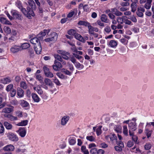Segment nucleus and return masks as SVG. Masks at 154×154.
I'll list each match as a JSON object with an SVG mask.
<instances>
[{
  "label": "nucleus",
  "mask_w": 154,
  "mask_h": 154,
  "mask_svg": "<svg viewBox=\"0 0 154 154\" xmlns=\"http://www.w3.org/2000/svg\"><path fill=\"white\" fill-rule=\"evenodd\" d=\"M18 6L19 8L20 9L22 12L29 19H30L31 18V16L34 17L35 16L33 11L29 6H27L26 10L25 8H23L20 4H19Z\"/></svg>",
  "instance_id": "1"
},
{
  "label": "nucleus",
  "mask_w": 154,
  "mask_h": 154,
  "mask_svg": "<svg viewBox=\"0 0 154 154\" xmlns=\"http://www.w3.org/2000/svg\"><path fill=\"white\" fill-rule=\"evenodd\" d=\"M57 52L61 55L62 58L65 60H68L70 57V53L66 51L59 50L57 51Z\"/></svg>",
  "instance_id": "2"
},
{
  "label": "nucleus",
  "mask_w": 154,
  "mask_h": 154,
  "mask_svg": "<svg viewBox=\"0 0 154 154\" xmlns=\"http://www.w3.org/2000/svg\"><path fill=\"white\" fill-rule=\"evenodd\" d=\"M7 137L8 139L13 141L17 142L19 140L17 136L14 133L9 132L7 134Z\"/></svg>",
  "instance_id": "3"
},
{
  "label": "nucleus",
  "mask_w": 154,
  "mask_h": 154,
  "mask_svg": "<svg viewBox=\"0 0 154 154\" xmlns=\"http://www.w3.org/2000/svg\"><path fill=\"white\" fill-rule=\"evenodd\" d=\"M52 66L53 69L56 71H59L63 66L61 63L56 60H55L54 64Z\"/></svg>",
  "instance_id": "4"
},
{
  "label": "nucleus",
  "mask_w": 154,
  "mask_h": 154,
  "mask_svg": "<svg viewBox=\"0 0 154 154\" xmlns=\"http://www.w3.org/2000/svg\"><path fill=\"white\" fill-rule=\"evenodd\" d=\"M43 69L44 74L46 77L50 78H52L54 77L53 74L50 71L49 68L46 66H44Z\"/></svg>",
  "instance_id": "5"
},
{
  "label": "nucleus",
  "mask_w": 154,
  "mask_h": 154,
  "mask_svg": "<svg viewBox=\"0 0 154 154\" xmlns=\"http://www.w3.org/2000/svg\"><path fill=\"white\" fill-rule=\"evenodd\" d=\"M16 132L18 133L21 137H24L26 134V131L25 128L20 127L18 130Z\"/></svg>",
  "instance_id": "6"
},
{
  "label": "nucleus",
  "mask_w": 154,
  "mask_h": 154,
  "mask_svg": "<svg viewBox=\"0 0 154 154\" xmlns=\"http://www.w3.org/2000/svg\"><path fill=\"white\" fill-rule=\"evenodd\" d=\"M128 125L129 127V135L131 136L133 135V132L136 130V125L134 123H131L129 124Z\"/></svg>",
  "instance_id": "7"
},
{
  "label": "nucleus",
  "mask_w": 154,
  "mask_h": 154,
  "mask_svg": "<svg viewBox=\"0 0 154 154\" xmlns=\"http://www.w3.org/2000/svg\"><path fill=\"white\" fill-rule=\"evenodd\" d=\"M69 119V117L67 116H63L61 119L60 124L63 126L66 125Z\"/></svg>",
  "instance_id": "8"
},
{
  "label": "nucleus",
  "mask_w": 154,
  "mask_h": 154,
  "mask_svg": "<svg viewBox=\"0 0 154 154\" xmlns=\"http://www.w3.org/2000/svg\"><path fill=\"white\" fill-rule=\"evenodd\" d=\"M14 146L12 144L8 145L4 147L3 148L5 151H14Z\"/></svg>",
  "instance_id": "9"
},
{
  "label": "nucleus",
  "mask_w": 154,
  "mask_h": 154,
  "mask_svg": "<svg viewBox=\"0 0 154 154\" xmlns=\"http://www.w3.org/2000/svg\"><path fill=\"white\" fill-rule=\"evenodd\" d=\"M131 1L132 2L131 5V11L134 12L137 8V3L138 2L137 0H131Z\"/></svg>",
  "instance_id": "10"
},
{
  "label": "nucleus",
  "mask_w": 154,
  "mask_h": 154,
  "mask_svg": "<svg viewBox=\"0 0 154 154\" xmlns=\"http://www.w3.org/2000/svg\"><path fill=\"white\" fill-rule=\"evenodd\" d=\"M12 15L14 18L18 19L19 20H22L23 17L22 15L17 12H14L12 13Z\"/></svg>",
  "instance_id": "11"
},
{
  "label": "nucleus",
  "mask_w": 154,
  "mask_h": 154,
  "mask_svg": "<svg viewBox=\"0 0 154 154\" xmlns=\"http://www.w3.org/2000/svg\"><path fill=\"white\" fill-rule=\"evenodd\" d=\"M35 51L36 53L38 54H40L42 51V48L40 43H39L38 45L35 46Z\"/></svg>",
  "instance_id": "12"
},
{
  "label": "nucleus",
  "mask_w": 154,
  "mask_h": 154,
  "mask_svg": "<svg viewBox=\"0 0 154 154\" xmlns=\"http://www.w3.org/2000/svg\"><path fill=\"white\" fill-rule=\"evenodd\" d=\"M28 4L31 8L29 7L33 11V10H35L36 8V6L35 3L33 0H29Z\"/></svg>",
  "instance_id": "13"
},
{
  "label": "nucleus",
  "mask_w": 154,
  "mask_h": 154,
  "mask_svg": "<svg viewBox=\"0 0 154 154\" xmlns=\"http://www.w3.org/2000/svg\"><path fill=\"white\" fill-rule=\"evenodd\" d=\"M21 50L20 47L16 45H14L11 48V51L13 53H15Z\"/></svg>",
  "instance_id": "14"
},
{
  "label": "nucleus",
  "mask_w": 154,
  "mask_h": 154,
  "mask_svg": "<svg viewBox=\"0 0 154 154\" xmlns=\"http://www.w3.org/2000/svg\"><path fill=\"white\" fill-rule=\"evenodd\" d=\"M44 82L46 85H48L51 88H52L54 85V84L52 81L49 79L46 78L44 79Z\"/></svg>",
  "instance_id": "15"
},
{
  "label": "nucleus",
  "mask_w": 154,
  "mask_h": 154,
  "mask_svg": "<svg viewBox=\"0 0 154 154\" xmlns=\"http://www.w3.org/2000/svg\"><path fill=\"white\" fill-rule=\"evenodd\" d=\"M75 38L79 41L83 42H85V40L84 38L79 34L76 32L74 35Z\"/></svg>",
  "instance_id": "16"
},
{
  "label": "nucleus",
  "mask_w": 154,
  "mask_h": 154,
  "mask_svg": "<svg viewBox=\"0 0 154 154\" xmlns=\"http://www.w3.org/2000/svg\"><path fill=\"white\" fill-rule=\"evenodd\" d=\"M111 10L113 13L116 16H120L123 14L122 13L119 11L115 8H112Z\"/></svg>",
  "instance_id": "17"
},
{
  "label": "nucleus",
  "mask_w": 154,
  "mask_h": 154,
  "mask_svg": "<svg viewBox=\"0 0 154 154\" xmlns=\"http://www.w3.org/2000/svg\"><path fill=\"white\" fill-rule=\"evenodd\" d=\"M14 107L11 106L9 107H6L3 109L2 112L5 113H10L13 111Z\"/></svg>",
  "instance_id": "18"
},
{
  "label": "nucleus",
  "mask_w": 154,
  "mask_h": 154,
  "mask_svg": "<svg viewBox=\"0 0 154 154\" xmlns=\"http://www.w3.org/2000/svg\"><path fill=\"white\" fill-rule=\"evenodd\" d=\"M32 97L34 101L36 103H38L39 102L40 98L38 95L35 93H32Z\"/></svg>",
  "instance_id": "19"
},
{
  "label": "nucleus",
  "mask_w": 154,
  "mask_h": 154,
  "mask_svg": "<svg viewBox=\"0 0 154 154\" xmlns=\"http://www.w3.org/2000/svg\"><path fill=\"white\" fill-rule=\"evenodd\" d=\"M34 90L36 91L38 94H42L43 93V91L41 89V86L39 85L37 86L36 87H34L33 88Z\"/></svg>",
  "instance_id": "20"
},
{
  "label": "nucleus",
  "mask_w": 154,
  "mask_h": 154,
  "mask_svg": "<svg viewBox=\"0 0 154 154\" xmlns=\"http://www.w3.org/2000/svg\"><path fill=\"white\" fill-rule=\"evenodd\" d=\"M30 42L33 44H34L35 45H38L39 43H40L39 41L36 37H35L32 38L30 40Z\"/></svg>",
  "instance_id": "21"
},
{
  "label": "nucleus",
  "mask_w": 154,
  "mask_h": 154,
  "mask_svg": "<svg viewBox=\"0 0 154 154\" xmlns=\"http://www.w3.org/2000/svg\"><path fill=\"white\" fill-rule=\"evenodd\" d=\"M100 20L101 21L103 22L108 23L109 20L107 18V16L104 14H102L101 16Z\"/></svg>",
  "instance_id": "22"
},
{
  "label": "nucleus",
  "mask_w": 154,
  "mask_h": 154,
  "mask_svg": "<svg viewBox=\"0 0 154 154\" xmlns=\"http://www.w3.org/2000/svg\"><path fill=\"white\" fill-rule=\"evenodd\" d=\"M77 10L76 8L74 9L73 10H72L68 14L67 17L70 18L75 14V15L77 13Z\"/></svg>",
  "instance_id": "23"
},
{
  "label": "nucleus",
  "mask_w": 154,
  "mask_h": 154,
  "mask_svg": "<svg viewBox=\"0 0 154 154\" xmlns=\"http://www.w3.org/2000/svg\"><path fill=\"white\" fill-rule=\"evenodd\" d=\"M11 80L10 78L8 77L2 79L0 80L1 83L7 84L11 82Z\"/></svg>",
  "instance_id": "24"
},
{
  "label": "nucleus",
  "mask_w": 154,
  "mask_h": 154,
  "mask_svg": "<svg viewBox=\"0 0 154 154\" xmlns=\"http://www.w3.org/2000/svg\"><path fill=\"white\" fill-rule=\"evenodd\" d=\"M90 24V23L88 22L82 20L79 21L78 23V24L79 25L85 26L88 27Z\"/></svg>",
  "instance_id": "25"
},
{
  "label": "nucleus",
  "mask_w": 154,
  "mask_h": 154,
  "mask_svg": "<svg viewBox=\"0 0 154 154\" xmlns=\"http://www.w3.org/2000/svg\"><path fill=\"white\" fill-rule=\"evenodd\" d=\"M30 46V45L28 43H24L22 44L20 47V49H25L28 48Z\"/></svg>",
  "instance_id": "26"
},
{
  "label": "nucleus",
  "mask_w": 154,
  "mask_h": 154,
  "mask_svg": "<svg viewBox=\"0 0 154 154\" xmlns=\"http://www.w3.org/2000/svg\"><path fill=\"white\" fill-rule=\"evenodd\" d=\"M24 91L20 88H19L17 89V94L20 97H22L23 96Z\"/></svg>",
  "instance_id": "27"
},
{
  "label": "nucleus",
  "mask_w": 154,
  "mask_h": 154,
  "mask_svg": "<svg viewBox=\"0 0 154 154\" xmlns=\"http://www.w3.org/2000/svg\"><path fill=\"white\" fill-rule=\"evenodd\" d=\"M3 124L7 129L11 130L12 128V125L7 122H5Z\"/></svg>",
  "instance_id": "28"
},
{
  "label": "nucleus",
  "mask_w": 154,
  "mask_h": 154,
  "mask_svg": "<svg viewBox=\"0 0 154 154\" xmlns=\"http://www.w3.org/2000/svg\"><path fill=\"white\" fill-rule=\"evenodd\" d=\"M109 45L112 48H114L117 45V42L116 41L114 40H111L109 43Z\"/></svg>",
  "instance_id": "29"
},
{
  "label": "nucleus",
  "mask_w": 154,
  "mask_h": 154,
  "mask_svg": "<svg viewBox=\"0 0 154 154\" xmlns=\"http://www.w3.org/2000/svg\"><path fill=\"white\" fill-rule=\"evenodd\" d=\"M52 40L53 41H55L57 40L58 35L57 33L55 32H53L51 34V35Z\"/></svg>",
  "instance_id": "30"
},
{
  "label": "nucleus",
  "mask_w": 154,
  "mask_h": 154,
  "mask_svg": "<svg viewBox=\"0 0 154 154\" xmlns=\"http://www.w3.org/2000/svg\"><path fill=\"white\" fill-rule=\"evenodd\" d=\"M28 122L27 120H23L18 123L17 125L18 126H25L27 124Z\"/></svg>",
  "instance_id": "31"
},
{
  "label": "nucleus",
  "mask_w": 154,
  "mask_h": 154,
  "mask_svg": "<svg viewBox=\"0 0 154 154\" xmlns=\"http://www.w3.org/2000/svg\"><path fill=\"white\" fill-rule=\"evenodd\" d=\"M119 52L120 54L123 55L127 53V49L126 48L123 47H121L120 48Z\"/></svg>",
  "instance_id": "32"
},
{
  "label": "nucleus",
  "mask_w": 154,
  "mask_h": 154,
  "mask_svg": "<svg viewBox=\"0 0 154 154\" xmlns=\"http://www.w3.org/2000/svg\"><path fill=\"white\" fill-rule=\"evenodd\" d=\"M126 16H123L122 17H118L117 18V20L118 23H120L121 24H122L124 22V20L123 19H125V18Z\"/></svg>",
  "instance_id": "33"
},
{
  "label": "nucleus",
  "mask_w": 154,
  "mask_h": 154,
  "mask_svg": "<svg viewBox=\"0 0 154 154\" xmlns=\"http://www.w3.org/2000/svg\"><path fill=\"white\" fill-rule=\"evenodd\" d=\"M114 129V130L117 133H120L122 132V128L119 125H115Z\"/></svg>",
  "instance_id": "34"
},
{
  "label": "nucleus",
  "mask_w": 154,
  "mask_h": 154,
  "mask_svg": "<svg viewBox=\"0 0 154 154\" xmlns=\"http://www.w3.org/2000/svg\"><path fill=\"white\" fill-rule=\"evenodd\" d=\"M7 117L11 121L17 120V117L10 114L7 115Z\"/></svg>",
  "instance_id": "35"
},
{
  "label": "nucleus",
  "mask_w": 154,
  "mask_h": 154,
  "mask_svg": "<svg viewBox=\"0 0 154 154\" xmlns=\"http://www.w3.org/2000/svg\"><path fill=\"white\" fill-rule=\"evenodd\" d=\"M56 75L60 78L62 79H66L67 78L66 76L64 75L60 72H57Z\"/></svg>",
  "instance_id": "36"
},
{
  "label": "nucleus",
  "mask_w": 154,
  "mask_h": 154,
  "mask_svg": "<svg viewBox=\"0 0 154 154\" xmlns=\"http://www.w3.org/2000/svg\"><path fill=\"white\" fill-rule=\"evenodd\" d=\"M20 86L24 89H26L27 87V85L25 82L21 81L20 83Z\"/></svg>",
  "instance_id": "37"
},
{
  "label": "nucleus",
  "mask_w": 154,
  "mask_h": 154,
  "mask_svg": "<svg viewBox=\"0 0 154 154\" xmlns=\"http://www.w3.org/2000/svg\"><path fill=\"white\" fill-rule=\"evenodd\" d=\"M152 132V131L148 129H145V133L146 134V136L148 138H149L151 136Z\"/></svg>",
  "instance_id": "38"
},
{
  "label": "nucleus",
  "mask_w": 154,
  "mask_h": 154,
  "mask_svg": "<svg viewBox=\"0 0 154 154\" xmlns=\"http://www.w3.org/2000/svg\"><path fill=\"white\" fill-rule=\"evenodd\" d=\"M81 149L82 152L85 154H89V152L88 149H86L85 146H82L81 147Z\"/></svg>",
  "instance_id": "39"
},
{
  "label": "nucleus",
  "mask_w": 154,
  "mask_h": 154,
  "mask_svg": "<svg viewBox=\"0 0 154 154\" xmlns=\"http://www.w3.org/2000/svg\"><path fill=\"white\" fill-rule=\"evenodd\" d=\"M76 32V31L73 29H70L68 31V34L74 36Z\"/></svg>",
  "instance_id": "40"
},
{
  "label": "nucleus",
  "mask_w": 154,
  "mask_h": 154,
  "mask_svg": "<svg viewBox=\"0 0 154 154\" xmlns=\"http://www.w3.org/2000/svg\"><path fill=\"white\" fill-rule=\"evenodd\" d=\"M108 137L110 138L111 141H113L115 140H117V137L114 134H113L112 135H109Z\"/></svg>",
  "instance_id": "41"
},
{
  "label": "nucleus",
  "mask_w": 154,
  "mask_h": 154,
  "mask_svg": "<svg viewBox=\"0 0 154 154\" xmlns=\"http://www.w3.org/2000/svg\"><path fill=\"white\" fill-rule=\"evenodd\" d=\"M123 133L125 136L128 135V129L127 126L125 125L123 126Z\"/></svg>",
  "instance_id": "42"
},
{
  "label": "nucleus",
  "mask_w": 154,
  "mask_h": 154,
  "mask_svg": "<svg viewBox=\"0 0 154 154\" xmlns=\"http://www.w3.org/2000/svg\"><path fill=\"white\" fill-rule=\"evenodd\" d=\"M88 33L90 34L94 32V27L91 26L90 24L88 27Z\"/></svg>",
  "instance_id": "43"
},
{
  "label": "nucleus",
  "mask_w": 154,
  "mask_h": 154,
  "mask_svg": "<svg viewBox=\"0 0 154 154\" xmlns=\"http://www.w3.org/2000/svg\"><path fill=\"white\" fill-rule=\"evenodd\" d=\"M62 72L64 73L66 75H70L72 74V72H71L64 68H63L62 69Z\"/></svg>",
  "instance_id": "44"
},
{
  "label": "nucleus",
  "mask_w": 154,
  "mask_h": 154,
  "mask_svg": "<svg viewBox=\"0 0 154 154\" xmlns=\"http://www.w3.org/2000/svg\"><path fill=\"white\" fill-rule=\"evenodd\" d=\"M54 57L56 60H57L60 62L63 61V59L62 57V56H60L58 54H55L54 55Z\"/></svg>",
  "instance_id": "45"
},
{
  "label": "nucleus",
  "mask_w": 154,
  "mask_h": 154,
  "mask_svg": "<svg viewBox=\"0 0 154 154\" xmlns=\"http://www.w3.org/2000/svg\"><path fill=\"white\" fill-rule=\"evenodd\" d=\"M127 17L126 16L125 18L123 19L124 20V22L125 24L128 25H132L133 24L131 21L128 20L127 19Z\"/></svg>",
  "instance_id": "46"
},
{
  "label": "nucleus",
  "mask_w": 154,
  "mask_h": 154,
  "mask_svg": "<svg viewBox=\"0 0 154 154\" xmlns=\"http://www.w3.org/2000/svg\"><path fill=\"white\" fill-rule=\"evenodd\" d=\"M4 29L5 31L8 34H10L11 32L10 28L8 26H5Z\"/></svg>",
  "instance_id": "47"
},
{
  "label": "nucleus",
  "mask_w": 154,
  "mask_h": 154,
  "mask_svg": "<svg viewBox=\"0 0 154 154\" xmlns=\"http://www.w3.org/2000/svg\"><path fill=\"white\" fill-rule=\"evenodd\" d=\"M75 66L77 68H80L81 69H82L84 67V66L82 64H80L79 62H75Z\"/></svg>",
  "instance_id": "48"
},
{
  "label": "nucleus",
  "mask_w": 154,
  "mask_h": 154,
  "mask_svg": "<svg viewBox=\"0 0 154 154\" xmlns=\"http://www.w3.org/2000/svg\"><path fill=\"white\" fill-rule=\"evenodd\" d=\"M101 128L102 126H99L96 130V132L98 136L100 134L102 133Z\"/></svg>",
  "instance_id": "49"
},
{
  "label": "nucleus",
  "mask_w": 154,
  "mask_h": 154,
  "mask_svg": "<svg viewBox=\"0 0 154 154\" xmlns=\"http://www.w3.org/2000/svg\"><path fill=\"white\" fill-rule=\"evenodd\" d=\"M131 136H132V140L136 143L138 144L139 143V142L137 141V136L134 135L133 134V135Z\"/></svg>",
  "instance_id": "50"
},
{
  "label": "nucleus",
  "mask_w": 154,
  "mask_h": 154,
  "mask_svg": "<svg viewBox=\"0 0 154 154\" xmlns=\"http://www.w3.org/2000/svg\"><path fill=\"white\" fill-rule=\"evenodd\" d=\"M97 24L98 25L101 26H104V24L100 20H98L97 21L96 23H95L94 24H93L94 25H96V24Z\"/></svg>",
  "instance_id": "51"
},
{
  "label": "nucleus",
  "mask_w": 154,
  "mask_h": 154,
  "mask_svg": "<svg viewBox=\"0 0 154 154\" xmlns=\"http://www.w3.org/2000/svg\"><path fill=\"white\" fill-rule=\"evenodd\" d=\"M13 84H10L8 85L6 87V90L7 91H9L13 89Z\"/></svg>",
  "instance_id": "52"
},
{
  "label": "nucleus",
  "mask_w": 154,
  "mask_h": 154,
  "mask_svg": "<svg viewBox=\"0 0 154 154\" xmlns=\"http://www.w3.org/2000/svg\"><path fill=\"white\" fill-rule=\"evenodd\" d=\"M152 145L150 143H146L144 146V148L146 150H149L151 148Z\"/></svg>",
  "instance_id": "53"
},
{
  "label": "nucleus",
  "mask_w": 154,
  "mask_h": 154,
  "mask_svg": "<svg viewBox=\"0 0 154 154\" xmlns=\"http://www.w3.org/2000/svg\"><path fill=\"white\" fill-rule=\"evenodd\" d=\"M86 139L91 142L94 141L95 140V138L92 136H87L86 137Z\"/></svg>",
  "instance_id": "54"
},
{
  "label": "nucleus",
  "mask_w": 154,
  "mask_h": 154,
  "mask_svg": "<svg viewBox=\"0 0 154 154\" xmlns=\"http://www.w3.org/2000/svg\"><path fill=\"white\" fill-rule=\"evenodd\" d=\"M54 82L57 85H61V84L59 80L57 79L56 77L54 78V79H53Z\"/></svg>",
  "instance_id": "55"
},
{
  "label": "nucleus",
  "mask_w": 154,
  "mask_h": 154,
  "mask_svg": "<svg viewBox=\"0 0 154 154\" xmlns=\"http://www.w3.org/2000/svg\"><path fill=\"white\" fill-rule=\"evenodd\" d=\"M122 147H121L119 146H115L114 147L116 150L119 152H121L122 151Z\"/></svg>",
  "instance_id": "56"
},
{
  "label": "nucleus",
  "mask_w": 154,
  "mask_h": 154,
  "mask_svg": "<svg viewBox=\"0 0 154 154\" xmlns=\"http://www.w3.org/2000/svg\"><path fill=\"white\" fill-rule=\"evenodd\" d=\"M36 79H38L40 82H42L43 78L40 75H36Z\"/></svg>",
  "instance_id": "57"
},
{
  "label": "nucleus",
  "mask_w": 154,
  "mask_h": 154,
  "mask_svg": "<svg viewBox=\"0 0 154 154\" xmlns=\"http://www.w3.org/2000/svg\"><path fill=\"white\" fill-rule=\"evenodd\" d=\"M15 39V37L11 36L10 37L8 38V42H13Z\"/></svg>",
  "instance_id": "58"
},
{
  "label": "nucleus",
  "mask_w": 154,
  "mask_h": 154,
  "mask_svg": "<svg viewBox=\"0 0 154 154\" xmlns=\"http://www.w3.org/2000/svg\"><path fill=\"white\" fill-rule=\"evenodd\" d=\"M22 106L24 107H27L29 105V103L26 101L23 100L22 102Z\"/></svg>",
  "instance_id": "59"
},
{
  "label": "nucleus",
  "mask_w": 154,
  "mask_h": 154,
  "mask_svg": "<svg viewBox=\"0 0 154 154\" xmlns=\"http://www.w3.org/2000/svg\"><path fill=\"white\" fill-rule=\"evenodd\" d=\"M44 7V6L40 5L39 6H38V12L39 13H43V8Z\"/></svg>",
  "instance_id": "60"
},
{
  "label": "nucleus",
  "mask_w": 154,
  "mask_h": 154,
  "mask_svg": "<svg viewBox=\"0 0 154 154\" xmlns=\"http://www.w3.org/2000/svg\"><path fill=\"white\" fill-rule=\"evenodd\" d=\"M134 145V143L132 141L129 140L127 143V146L129 147H132Z\"/></svg>",
  "instance_id": "61"
},
{
  "label": "nucleus",
  "mask_w": 154,
  "mask_h": 154,
  "mask_svg": "<svg viewBox=\"0 0 154 154\" xmlns=\"http://www.w3.org/2000/svg\"><path fill=\"white\" fill-rule=\"evenodd\" d=\"M116 143L117 145L121 147H124V143L121 141H116Z\"/></svg>",
  "instance_id": "62"
},
{
  "label": "nucleus",
  "mask_w": 154,
  "mask_h": 154,
  "mask_svg": "<svg viewBox=\"0 0 154 154\" xmlns=\"http://www.w3.org/2000/svg\"><path fill=\"white\" fill-rule=\"evenodd\" d=\"M105 31L107 33H109L111 31V29L109 26H107L104 29Z\"/></svg>",
  "instance_id": "63"
},
{
  "label": "nucleus",
  "mask_w": 154,
  "mask_h": 154,
  "mask_svg": "<svg viewBox=\"0 0 154 154\" xmlns=\"http://www.w3.org/2000/svg\"><path fill=\"white\" fill-rule=\"evenodd\" d=\"M69 143L71 145H73L76 143L75 140L73 139H71L70 140Z\"/></svg>",
  "instance_id": "64"
}]
</instances>
